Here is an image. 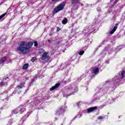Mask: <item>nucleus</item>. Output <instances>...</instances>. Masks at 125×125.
Masks as SVG:
<instances>
[{
  "label": "nucleus",
  "instance_id": "f257e3e1",
  "mask_svg": "<svg viewBox=\"0 0 125 125\" xmlns=\"http://www.w3.org/2000/svg\"><path fill=\"white\" fill-rule=\"evenodd\" d=\"M26 44V42L21 41L19 45V46L17 48V51H20V52H21L23 54H25V51L28 50V48L27 47L24 46Z\"/></svg>",
  "mask_w": 125,
  "mask_h": 125
},
{
  "label": "nucleus",
  "instance_id": "f03ea898",
  "mask_svg": "<svg viewBox=\"0 0 125 125\" xmlns=\"http://www.w3.org/2000/svg\"><path fill=\"white\" fill-rule=\"evenodd\" d=\"M64 7H65V3L62 2L61 4L58 5L57 7L55 8V9H54L53 12L54 13H57V12H59V11H61V10H63Z\"/></svg>",
  "mask_w": 125,
  "mask_h": 125
},
{
  "label": "nucleus",
  "instance_id": "7ed1b4c3",
  "mask_svg": "<svg viewBox=\"0 0 125 125\" xmlns=\"http://www.w3.org/2000/svg\"><path fill=\"white\" fill-rule=\"evenodd\" d=\"M34 42H27L26 43V46H27V48H28V50L26 51H25L24 54H27V53H29L30 52V49L33 46Z\"/></svg>",
  "mask_w": 125,
  "mask_h": 125
},
{
  "label": "nucleus",
  "instance_id": "20e7f679",
  "mask_svg": "<svg viewBox=\"0 0 125 125\" xmlns=\"http://www.w3.org/2000/svg\"><path fill=\"white\" fill-rule=\"evenodd\" d=\"M65 109H64V107L61 106L60 107L57 111L56 112V115H64V113H65Z\"/></svg>",
  "mask_w": 125,
  "mask_h": 125
},
{
  "label": "nucleus",
  "instance_id": "39448f33",
  "mask_svg": "<svg viewBox=\"0 0 125 125\" xmlns=\"http://www.w3.org/2000/svg\"><path fill=\"white\" fill-rule=\"evenodd\" d=\"M48 58H49V56H48V52H44L42 55L41 60H45L46 59H48Z\"/></svg>",
  "mask_w": 125,
  "mask_h": 125
},
{
  "label": "nucleus",
  "instance_id": "423d86ee",
  "mask_svg": "<svg viewBox=\"0 0 125 125\" xmlns=\"http://www.w3.org/2000/svg\"><path fill=\"white\" fill-rule=\"evenodd\" d=\"M23 105L22 104H21L16 109L12 110V114H18V113H19V108H23Z\"/></svg>",
  "mask_w": 125,
  "mask_h": 125
},
{
  "label": "nucleus",
  "instance_id": "0eeeda50",
  "mask_svg": "<svg viewBox=\"0 0 125 125\" xmlns=\"http://www.w3.org/2000/svg\"><path fill=\"white\" fill-rule=\"evenodd\" d=\"M118 26H119V23H116L115 24V26L113 28V29L111 31H110V35H111V36H112V35H113L114 33L116 32V31L117 30V29H118Z\"/></svg>",
  "mask_w": 125,
  "mask_h": 125
},
{
  "label": "nucleus",
  "instance_id": "6e6552de",
  "mask_svg": "<svg viewBox=\"0 0 125 125\" xmlns=\"http://www.w3.org/2000/svg\"><path fill=\"white\" fill-rule=\"evenodd\" d=\"M95 110H97V106H93L88 108L87 112L88 113H91V112H93V111H95Z\"/></svg>",
  "mask_w": 125,
  "mask_h": 125
},
{
  "label": "nucleus",
  "instance_id": "1a4fd4ad",
  "mask_svg": "<svg viewBox=\"0 0 125 125\" xmlns=\"http://www.w3.org/2000/svg\"><path fill=\"white\" fill-rule=\"evenodd\" d=\"M59 85H60V83H56L55 85L52 86V87L50 88V91H52L53 90H54V89H56L57 87H59Z\"/></svg>",
  "mask_w": 125,
  "mask_h": 125
},
{
  "label": "nucleus",
  "instance_id": "9d476101",
  "mask_svg": "<svg viewBox=\"0 0 125 125\" xmlns=\"http://www.w3.org/2000/svg\"><path fill=\"white\" fill-rule=\"evenodd\" d=\"M24 87V84H23L22 83H20L19 84L17 85L16 86V88H17V89H22Z\"/></svg>",
  "mask_w": 125,
  "mask_h": 125
},
{
  "label": "nucleus",
  "instance_id": "9b49d317",
  "mask_svg": "<svg viewBox=\"0 0 125 125\" xmlns=\"http://www.w3.org/2000/svg\"><path fill=\"white\" fill-rule=\"evenodd\" d=\"M24 112H26V108L23 107L19 108V113L20 114H24Z\"/></svg>",
  "mask_w": 125,
  "mask_h": 125
},
{
  "label": "nucleus",
  "instance_id": "f8f14e48",
  "mask_svg": "<svg viewBox=\"0 0 125 125\" xmlns=\"http://www.w3.org/2000/svg\"><path fill=\"white\" fill-rule=\"evenodd\" d=\"M81 0H72L71 1V3L73 5H77L78 3H79V1Z\"/></svg>",
  "mask_w": 125,
  "mask_h": 125
},
{
  "label": "nucleus",
  "instance_id": "ddd939ff",
  "mask_svg": "<svg viewBox=\"0 0 125 125\" xmlns=\"http://www.w3.org/2000/svg\"><path fill=\"white\" fill-rule=\"evenodd\" d=\"M7 59V58H6V56L2 57L0 59V62H1V63H4V62H5V61H6Z\"/></svg>",
  "mask_w": 125,
  "mask_h": 125
},
{
  "label": "nucleus",
  "instance_id": "4468645a",
  "mask_svg": "<svg viewBox=\"0 0 125 125\" xmlns=\"http://www.w3.org/2000/svg\"><path fill=\"white\" fill-rule=\"evenodd\" d=\"M99 72V68L98 67H96L93 71V72L95 74V75H97V73Z\"/></svg>",
  "mask_w": 125,
  "mask_h": 125
},
{
  "label": "nucleus",
  "instance_id": "2eb2a0df",
  "mask_svg": "<svg viewBox=\"0 0 125 125\" xmlns=\"http://www.w3.org/2000/svg\"><path fill=\"white\" fill-rule=\"evenodd\" d=\"M7 82H3V81H1L0 83V86L1 87V86H3V85H6V86L7 85Z\"/></svg>",
  "mask_w": 125,
  "mask_h": 125
},
{
  "label": "nucleus",
  "instance_id": "dca6fc26",
  "mask_svg": "<svg viewBox=\"0 0 125 125\" xmlns=\"http://www.w3.org/2000/svg\"><path fill=\"white\" fill-rule=\"evenodd\" d=\"M68 22V19L67 18H65L62 21V24L63 25H65V24H67Z\"/></svg>",
  "mask_w": 125,
  "mask_h": 125
},
{
  "label": "nucleus",
  "instance_id": "f3484780",
  "mask_svg": "<svg viewBox=\"0 0 125 125\" xmlns=\"http://www.w3.org/2000/svg\"><path fill=\"white\" fill-rule=\"evenodd\" d=\"M29 67V63H25L23 65L22 67V69L23 70H27L28 69V67Z\"/></svg>",
  "mask_w": 125,
  "mask_h": 125
},
{
  "label": "nucleus",
  "instance_id": "a211bd4d",
  "mask_svg": "<svg viewBox=\"0 0 125 125\" xmlns=\"http://www.w3.org/2000/svg\"><path fill=\"white\" fill-rule=\"evenodd\" d=\"M12 124H13V120L10 119V120L8 121V123L6 125H12Z\"/></svg>",
  "mask_w": 125,
  "mask_h": 125
},
{
  "label": "nucleus",
  "instance_id": "6ab92c4d",
  "mask_svg": "<svg viewBox=\"0 0 125 125\" xmlns=\"http://www.w3.org/2000/svg\"><path fill=\"white\" fill-rule=\"evenodd\" d=\"M75 94V92H72L71 93H69V94L66 95L65 97L66 98L69 97V96H71V95H74Z\"/></svg>",
  "mask_w": 125,
  "mask_h": 125
},
{
  "label": "nucleus",
  "instance_id": "aec40b11",
  "mask_svg": "<svg viewBox=\"0 0 125 125\" xmlns=\"http://www.w3.org/2000/svg\"><path fill=\"white\" fill-rule=\"evenodd\" d=\"M125 71H122L121 72L122 79H124L125 78Z\"/></svg>",
  "mask_w": 125,
  "mask_h": 125
},
{
  "label": "nucleus",
  "instance_id": "412c9836",
  "mask_svg": "<svg viewBox=\"0 0 125 125\" xmlns=\"http://www.w3.org/2000/svg\"><path fill=\"white\" fill-rule=\"evenodd\" d=\"M5 15H6V13H4L2 15H1V16H0V20H1L2 19V18H3V17H4V16H5Z\"/></svg>",
  "mask_w": 125,
  "mask_h": 125
},
{
  "label": "nucleus",
  "instance_id": "4be33fe9",
  "mask_svg": "<svg viewBox=\"0 0 125 125\" xmlns=\"http://www.w3.org/2000/svg\"><path fill=\"white\" fill-rule=\"evenodd\" d=\"M84 53V51L83 50H82L79 53V55H80L81 56H82V55H83V54Z\"/></svg>",
  "mask_w": 125,
  "mask_h": 125
},
{
  "label": "nucleus",
  "instance_id": "5701e85b",
  "mask_svg": "<svg viewBox=\"0 0 125 125\" xmlns=\"http://www.w3.org/2000/svg\"><path fill=\"white\" fill-rule=\"evenodd\" d=\"M23 120V122H26L27 121V118H26V115H24L23 117L22 118Z\"/></svg>",
  "mask_w": 125,
  "mask_h": 125
},
{
  "label": "nucleus",
  "instance_id": "b1692460",
  "mask_svg": "<svg viewBox=\"0 0 125 125\" xmlns=\"http://www.w3.org/2000/svg\"><path fill=\"white\" fill-rule=\"evenodd\" d=\"M34 46L37 47L38 46L39 44L38 43V41H36L34 42Z\"/></svg>",
  "mask_w": 125,
  "mask_h": 125
},
{
  "label": "nucleus",
  "instance_id": "393cba45",
  "mask_svg": "<svg viewBox=\"0 0 125 125\" xmlns=\"http://www.w3.org/2000/svg\"><path fill=\"white\" fill-rule=\"evenodd\" d=\"M36 60H37V58H36L35 57H32L31 59L32 62H35V61H36Z\"/></svg>",
  "mask_w": 125,
  "mask_h": 125
},
{
  "label": "nucleus",
  "instance_id": "a878e982",
  "mask_svg": "<svg viewBox=\"0 0 125 125\" xmlns=\"http://www.w3.org/2000/svg\"><path fill=\"white\" fill-rule=\"evenodd\" d=\"M61 43V41H57V42H56V44L57 45H59V44H60Z\"/></svg>",
  "mask_w": 125,
  "mask_h": 125
},
{
  "label": "nucleus",
  "instance_id": "bb28decb",
  "mask_svg": "<svg viewBox=\"0 0 125 125\" xmlns=\"http://www.w3.org/2000/svg\"><path fill=\"white\" fill-rule=\"evenodd\" d=\"M98 120H103V117H102V116H99L98 117Z\"/></svg>",
  "mask_w": 125,
  "mask_h": 125
},
{
  "label": "nucleus",
  "instance_id": "cd10ccee",
  "mask_svg": "<svg viewBox=\"0 0 125 125\" xmlns=\"http://www.w3.org/2000/svg\"><path fill=\"white\" fill-rule=\"evenodd\" d=\"M60 30H61V29H60V28H59V27H57V32H59V31H60Z\"/></svg>",
  "mask_w": 125,
  "mask_h": 125
},
{
  "label": "nucleus",
  "instance_id": "c85d7f7f",
  "mask_svg": "<svg viewBox=\"0 0 125 125\" xmlns=\"http://www.w3.org/2000/svg\"><path fill=\"white\" fill-rule=\"evenodd\" d=\"M29 77H26V78H25V80H26V81H27L28 80H29Z\"/></svg>",
  "mask_w": 125,
  "mask_h": 125
},
{
  "label": "nucleus",
  "instance_id": "c756f323",
  "mask_svg": "<svg viewBox=\"0 0 125 125\" xmlns=\"http://www.w3.org/2000/svg\"><path fill=\"white\" fill-rule=\"evenodd\" d=\"M48 42H51V40H48Z\"/></svg>",
  "mask_w": 125,
  "mask_h": 125
},
{
  "label": "nucleus",
  "instance_id": "7c9ffc66",
  "mask_svg": "<svg viewBox=\"0 0 125 125\" xmlns=\"http://www.w3.org/2000/svg\"><path fill=\"white\" fill-rule=\"evenodd\" d=\"M115 1L116 2V3H117V2H119V0H115Z\"/></svg>",
  "mask_w": 125,
  "mask_h": 125
},
{
  "label": "nucleus",
  "instance_id": "2f4dec72",
  "mask_svg": "<svg viewBox=\"0 0 125 125\" xmlns=\"http://www.w3.org/2000/svg\"><path fill=\"white\" fill-rule=\"evenodd\" d=\"M56 0H51V1L53 2H54V1H55Z\"/></svg>",
  "mask_w": 125,
  "mask_h": 125
},
{
  "label": "nucleus",
  "instance_id": "473e14b6",
  "mask_svg": "<svg viewBox=\"0 0 125 125\" xmlns=\"http://www.w3.org/2000/svg\"><path fill=\"white\" fill-rule=\"evenodd\" d=\"M29 116H30V114H28V115H27V118H29Z\"/></svg>",
  "mask_w": 125,
  "mask_h": 125
},
{
  "label": "nucleus",
  "instance_id": "72a5a7b5",
  "mask_svg": "<svg viewBox=\"0 0 125 125\" xmlns=\"http://www.w3.org/2000/svg\"><path fill=\"white\" fill-rule=\"evenodd\" d=\"M7 79H8V77H6V78H5V80H7Z\"/></svg>",
  "mask_w": 125,
  "mask_h": 125
},
{
  "label": "nucleus",
  "instance_id": "f704fd0d",
  "mask_svg": "<svg viewBox=\"0 0 125 125\" xmlns=\"http://www.w3.org/2000/svg\"><path fill=\"white\" fill-rule=\"evenodd\" d=\"M39 101V100H36V101Z\"/></svg>",
  "mask_w": 125,
  "mask_h": 125
},
{
  "label": "nucleus",
  "instance_id": "c9c22d12",
  "mask_svg": "<svg viewBox=\"0 0 125 125\" xmlns=\"http://www.w3.org/2000/svg\"><path fill=\"white\" fill-rule=\"evenodd\" d=\"M27 114H29V112H28Z\"/></svg>",
  "mask_w": 125,
  "mask_h": 125
},
{
  "label": "nucleus",
  "instance_id": "e433bc0d",
  "mask_svg": "<svg viewBox=\"0 0 125 125\" xmlns=\"http://www.w3.org/2000/svg\"><path fill=\"white\" fill-rule=\"evenodd\" d=\"M61 125H63V124H62Z\"/></svg>",
  "mask_w": 125,
  "mask_h": 125
}]
</instances>
